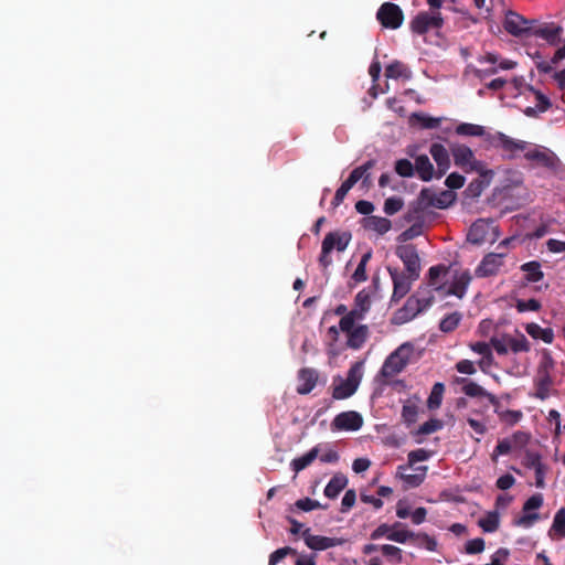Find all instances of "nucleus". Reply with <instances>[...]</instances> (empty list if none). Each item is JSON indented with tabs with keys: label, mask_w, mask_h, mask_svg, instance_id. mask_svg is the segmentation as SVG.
<instances>
[{
	"label": "nucleus",
	"mask_w": 565,
	"mask_h": 565,
	"mask_svg": "<svg viewBox=\"0 0 565 565\" xmlns=\"http://www.w3.org/2000/svg\"><path fill=\"white\" fill-rule=\"evenodd\" d=\"M292 550L290 547H284L275 551L270 556L268 564L269 565H277L281 559L286 557L287 554H289Z\"/></svg>",
	"instance_id": "obj_59"
},
{
	"label": "nucleus",
	"mask_w": 565,
	"mask_h": 565,
	"mask_svg": "<svg viewBox=\"0 0 565 565\" xmlns=\"http://www.w3.org/2000/svg\"><path fill=\"white\" fill-rule=\"evenodd\" d=\"M366 228L374 231L379 234H384L390 231L391 222L387 218L372 216L365 222Z\"/></svg>",
	"instance_id": "obj_35"
},
{
	"label": "nucleus",
	"mask_w": 565,
	"mask_h": 565,
	"mask_svg": "<svg viewBox=\"0 0 565 565\" xmlns=\"http://www.w3.org/2000/svg\"><path fill=\"white\" fill-rule=\"evenodd\" d=\"M371 466V461L367 458H358L352 463V469L356 473L364 472Z\"/></svg>",
	"instance_id": "obj_61"
},
{
	"label": "nucleus",
	"mask_w": 565,
	"mask_h": 565,
	"mask_svg": "<svg viewBox=\"0 0 565 565\" xmlns=\"http://www.w3.org/2000/svg\"><path fill=\"white\" fill-rule=\"evenodd\" d=\"M524 158L534 162L536 166L544 167L555 174L565 173V167L557 154L548 148L542 146L529 147Z\"/></svg>",
	"instance_id": "obj_3"
},
{
	"label": "nucleus",
	"mask_w": 565,
	"mask_h": 565,
	"mask_svg": "<svg viewBox=\"0 0 565 565\" xmlns=\"http://www.w3.org/2000/svg\"><path fill=\"white\" fill-rule=\"evenodd\" d=\"M456 193L450 190L435 192L431 189H424L420 192V204L424 206H433L437 209H446L456 201Z\"/></svg>",
	"instance_id": "obj_12"
},
{
	"label": "nucleus",
	"mask_w": 565,
	"mask_h": 565,
	"mask_svg": "<svg viewBox=\"0 0 565 565\" xmlns=\"http://www.w3.org/2000/svg\"><path fill=\"white\" fill-rule=\"evenodd\" d=\"M414 170H415V168L412 164V162L406 159H401L395 164V171L401 177H412L414 173Z\"/></svg>",
	"instance_id": "obj_50"
},
{
	"label": "nucleus",
	"mask_w": 565,
	"mask_h": 565,
	"mask_svg": "<svg viewBox=\"0 0 565 565\" xmlns=\"http://www.w3.org/2000/svg\"><path fill=\"white\" fill-rule=\"evenodd\" d=\"M351 241V235L347 232H331L328 233L322 241L321 246V255L319 257V263L323 268H327L331 265L332 259L330 258V253L332 250L343 252Z\"/></svg>",
	"instance_id": "obj_6"
},
{
	"label": "nucleus",
	"mask_w": 565,
	"mask_h": 565,
	"mask_svg": "<svg viewBox=\"0 0 565 565\" xmlns=\"http://www.w3.org/2000/svg\"><path fill=\"white\" fill-rule=\"evenodd\" d=\"M361 319L344 316L339 322L340 331L348 337L347 344L351 349H360L366 341L369 330L366 326L358 324Z\"/></svg>",
	"instance_id": "obj_5"
},
{
	"label": "nucleus",
	"mask_w": 565,
	"mask_h": 565,
	"mask_svg": "<svg viewBox=\"0 0 565 565\" xmlns=\"http://www.w3.org/2000/svg\"><path fill=\"white\" fill-rule=\"evenodd\" d=\"M461 320V316L457 312L450 313L440 321V330L444 332L454 331Z\"/></svg>",
	"instance_id": "obj_44"
},
{
	"label": "nucleus",
	"mask_w": 565,
	"mask_h": 565,
	"mask_svg": "<svg viewBox=\"0 0 565 565\" xmlns=\"http://www.w3.org/2000/svg\"><path fill=\"white\" fill-rule=\"evenodd\" d=\"M508 337H503L502 339L492 338L491 345L499 354H507L510 349L509 343L507 342Z\"/></svg>",
	"instance_id": "obj_58"
},
{
	"label": "nucleus",
	"mask_w": 565,
	"mask_h": 565,
	"mask_svg": "<svg viewBox=\"0 0 565 565\" xmlns=\"http://www.w3.org/2000/svg\"><path fill=\"white\" fill-rule=\"evenodd\" d=\"M465 183L466 178L458 172L450 173L445 180V184L450 191L461 189L465 185Z\"/></svg>",
	"instance_id": "obj_47"
},
{
	"label": "nucleus",
	"mask_w": 565,
	"mask_h": 565,
	"mask_svg": "<svg viewBox=\"0 0 565 565\" xmlns=\"http://www.w3.org/2000/svg\"><path fill=\"white\" fill-rule=\"evenodd\" d=\"M547 248L551 253H564L565 254V242L551 238L546 243Z\"/></svg>",
	"instance_id": "obj_64"
},
{
	"label": "nucleus",
	"mask_w": 565,
	"mask_h": 565,
	"mask_svg": "<svg viewBox=\"0 0 565 565\" xmlns=\"http://www.w3.org/2000/svg\"><path fill=\"white\" fill-rule=\"evenodd\" d=\"M380 552L384 556L388 557V561L392 563H401L402 562V558H403L402 551L397 546L388 545V544L381 545Z\"/></svg>",
	"instance_id": "obj_43"
},
{
	"label": "nucleus",
	"mask_w": 565,
	"mask_h": 565,
	"mask_svg": "<svg viewBox=\"0 0 565 565\" xmlns=\"http://www.w3.org/2000/svg\"><path fill=\"white\" fill-rule=\"evenodd\" d=\"M363 416L355 411L338 414L331 422L333 431H356L363 426Z\"/></svg>",
	"instance_id": "obj_14"
},
{
	"label": "nucleus",
	"mask_w": 565,
	"mask_h": 565,
	"mask_svg": "<svg viewBox=\"0 0 565 565\" xmlns=\"http://www.w3.org/2000/svg\"><path fill=\"white\" fill-rule=\"evenodd\" d=\"M507 342L514 353L530 351V342L522 333H519L516 337H508Z\"/></svg>",
	"instance_id": "obj_38"
},
{
	"label": "nucleus",
	"mask_w": 565,
	"mask_h": 565,
	"mask_svg": "<svg viewBox=\"0 0 565 565\" xmlns=\"http://www.w3.org/2000/svg\"><path fill=\"white\" fill-rule=\"evenodd\" d=\"M443 22L440 13L429 14L427 12H420L412 20L411 30L422 35L430 29H439Z\"/></svg>",
	"instance_id": "obj_20"
},
{
	"label": "nucleus",
	"mask_w": 565,
	"mask_h": 565,
	"mask_svg": "<svg viewBox=\"0 0 565 565\" xmlns=\"http://www.w3.org/2000/svg\"><path fill=\"white\" fill-rule=\"evenodd\" d=\"M484 550V541L482 539H473L467 542L466 552L469 554L481 553Z\"/></svg>",
	"instance_id": "obj_53"
},
{
	"label": "nucleus",
	"mask_w": 565,
	"mask_h": 565,
	"mask_svg": "<svg viewBox=\"0 0 565 565\" xmlns=\"http://www.w3.org/2000/svg\"><path fill=\"white\" fill-rule=\"evenodd\" d=\"M388 273L393 281V292L391 300L393 302H397L409 292L413 282L417 278H412V275L391 267H388Z\"/></svg>",
	"instance_id": "obj_13"
},
{
	"label": "nucleus",
	"mask_w": 565,
	"mask_h": 565,
	"mask_svg": "<svg viewBox=\"0 0 565 565\" xmlns=\"http://www.w3.org/2000/svg\"><path fill=\"white\" fill-rule=\"evenodd\" d=\"M456 369L459 373L472 375L477 372L473 362L470 360H461L456 364Z\"/></svg>",
	"instance_id": "obj_54"
},
{
	"label": "nucleus",
	"mask_w": 565,
	"mask_h": 565,
	"mask_svg": "<svg viewBox=\"0 0 565 565\" xmlns=\"http://www.w3.org/2000/svg\"><path fill=\"white\" fill-rule=\"evenodd\" d=\"M550 535L553 539L562 540L565 537V515L564 511H558L553 520L552 527L550 530Z\"/></svg>",
	"instance_id": "obj_34"
},
{
	"label": "nucleus",
	"mask_w": 565,
	"mask_h": 565,
	"mask_svg": "<svg viewBox=\"0 0 565 565\" xmlns=\"http://www.w3.org/2000/svg\"><path fill=\"white\" fill-rule=\"evenodd\" d=\"M521 269L525 273L529 281L536 282L543 278L541 265L537 262H530L522 265Z\"/></svg>",
	"instance_id": "obj_37"
},
{
	"label": "nucleus",
	"mask_w": 565,
	"mask_h": 565,
	"mask_svg": "<svg viewBox=\"0 0 565 565\" xmlns=\"http://www.w3.org/2000/svg\"><path fill=\"white\" fill-rule=\"evenodd\" d=\"M415 171L423 181H430L436 178L437 171L435 170L429 158L425 154L418 156L415 159Z\"/></svg>",
	"instance_id": "obj_30"
},
{
	"label": "nucleus",
	"mask_w": 565,
	"mask_h": 565,
	"mask_svg": "<svg viewBox=\"0 0 565 565\" xmlns=\"http://www.w3.org/2000/svg\"><path fill=\"white\" fill-rule=\"evenodd\" d=\"M296 507L302 511H312L315 509L320 508V503L316 500H311L309 498L300 499L296 502Z\"/></svg>",
	"instance_id": "obj_55"
},
{
	"label": "nucleus",
	"mask_w": 565,
	"mask_h": 565,
	"mask_svg": "<svg viewBox=\"0 0 565 565\" xmlns=\"http://www.w3.org/2000/svg\"><path fill=\"white\" fill-rule=\"evenodd\" d=\"M444 392H445V386H444L443 383H436L433 386L430 395H429V397L427 399L428 408L436 409V408H438L440 406L441 401H443Z\"/></svg>",
	"instance_id": "obj_39"
},
{
	"label": "nucleus",
	"mask_w": 565,
	"mask_h": 565,
	"mask_svg": "<svg viewBox=\"0 0 565 565\" xmlns=\"http://www.w3.org/2000/svg\"><path fill=\"white\" fill-rule=\"evenodd\" d=\"M415 354V348L411 342L402 343L384 361L381 374L384 377H394L399 374L412 361Z\"/></svg>",
	"instance_id": "obj_1"
},
{
	"label": "nucleus",
	"mask_w": 565,
	"mask_h": 565,
	"mask_svg": "<svg viewBox=\"0 0 565 565\" xmlns=\"http://www.w3.org/2000/svg\"><path fill=\"white\" fill-rule=\"evenodd\" d=\"M476 173L478 177L471 180L465 190L466 196L471 199L479 198L483 191L490 186L495 175V171L490 168L480 170Z\"/></svg>",
	"instance_id": "obj_18"
},
{
	"label": "nucleus",
	"mask_w": 565,
	"mask_h": 565,
	"mask_svg": "<svg viewBox=\"0 0 565 565\" xmlns=\"http://www.w3.org/2000/svg\"><path fill=\"white\" fill-rule=\"evenodd\" d=\"M456 132L461 136H484V127L475 124H461L456 128Z\"/></svg>",
	"instance_id": "obj_40"
},
{
	"label": "nucleus",
	"mask_w": 565,
	"mask_h": 565,
	"mask_svg": "<svg viewBox=\"0 0 565 565\" xmlns=\"http://www.w3.org/2000/svg\"><path fill=\"white\" fill-rule=\"evenodd\" d=\"M348 479L343 475H335L327 484L324 494L328 498L334 499L345 488Z\"/></svg>",
	"instance_id": "obj_32"
},
{
	"label": "nucleus",
	"mask_w": 565,
	"mask_h": 565,
	"mask_svg": "<svg viewBox=\"0 0 565 565\" xmlns=\"http://www.w3.org/2000/svg\"><path fill=\"white\" fill-rule=\"evenodd\" d=\"M515 483V479L511 475H503L497 480V487L501 490H508Z\"/></svg>",
	"instance_id": "obj_60"
},
{
	"label": "nucleus",
	"mask_w": 565,
	"mask_h": 565,
	"mask_svg": "<svg viewBox=\"0 0 565 565\" xmlns=\"http://www.w3.org/2000/svg\"><path fill=\"white\" fill-rule=\"evenodd\" d=\"M429 153L437 164L436 179H440L450 169L449 151L441 143H433L429 148Z\"/></svg>",
	"instance_id": "obj_23"
},
{
	"label": "nucleus",
	"mask_w": 565,
	"mask_h": 565,
	"mask_svg": "<svg viewBox=\"0 0 565 565\" xmlns=\"http://www.w3.org/2000/svg\"><path fill=\"white\" fill-rule=\"evenodd\" d=\"M429 306V301H423L418 296H412L407 299L405 307L399 310L397 319L406 321L414 318L424 308Z\"/></svg>",
	"instance_id": "obj_27"
},
{
	"label": "nucleus",
	"mask_w": 565,
	"mask_h": 565,
	"mask_svg": "<svg viewBox=\"0 0 565 565\" xmlns=\"http://www.w3.org/2000/svg\"><path fill=\"white\" fill-rule=\"evenodd\" d=\"M427 470V466L411 467L403 465L397 468L396 476L402 480L405 489H411L424 482Z\"/></svg>",
	"instance_id": "obj_15"
},
{
	"label": "nucleus",
	"mask_w": 565,
	"mask_h": 565,
	"mask_svg": "<svg viewBox=\"0 0 565 565\" xmlns=\"http://www.w3.org/2000/svg\"><path fill=\"white\" fill-rule=\"evenodd\" d=\"M470 281L471 275L469 270L450 267V273L445 282L446 289L444 294L462 298Z\"/></svg>",
	"instance_id": "obj_8"
},
{
	"label": "nucleus",
	"mask_w": 565,
	"mask_h": 565,
	"mask_svg": "<svg viewBox=\"0 0 565 565\" xmlns=\"http://www.w3.org/2000/svg\"><path fill=\"white\" fill-rule=\"evenodd\" d=\"M504 30L513 36H531L530 21L514 11H508L503 22Z\"/></svg>",
	"instance_id": "obj_17"
},
{
	"label": "nucleus",
	"mask_w": 565,
	"mask_h": 565,
	"mask_svg": "<svg viewBox=\"0 0 565 565\" xmlns=\"http://www.w3.org/2000/svg\"><path fill=\"white\" fill-rule=\"evenodd\" d=\"M450 273V267H445L443 265L430 267L428 270V284L434 287L436 291H440L444 294L446 289V285L441 284V279L447 278Z\"/></svg>",
	"instance_id": "obj_28"
},
{
	"label": "nucleus",
	"mask_w": 565,
	"mask_h": 565,
	"mask_svg": "<svg viewBox=\"0 0 565 565\" xmlns=\"http://www.w3.org/2000/svg\"><path fill=\"white\" fill-rule=\"evenodd\" d=\"M487 86H488V88L493 89V90H499L504 86H505L507 90L515 92V93H522L523 90H529L536 98V100L541 104L539 107L540 111H544L548 106L547 99L542 94L533 90L532 87H530L529 85L523 84L521 82V79L518 77H514L510 83L503 81L502 78H495V79L491 81L490 83H488Z\"/></svg>",
	"instance_id": "obj_9"
},
{
	"label": "nucleus",
	"mask_w": 565,
	"mask_h": 565,
	"mask_svg": "<svg viewBox=\"0 0 565 565\" xmlns=\"http://www.w3.org/2000/svg\"><path fill=\"white\" fill-rule=\"evenodd\" d=\"M355 306L354 309H352L349 313L345 316L363 319L365 313L369 311L371 307V296L370 292L366 290H361L355 296Z\"/></svg>",
	"instance_id": "obj_29"
},
{
	"label": "nucleus",
	"mask_w": 565,
	"mask_h": 565,
	"mask_svg": "<svg viewBox=\"0 0 565 565\" xmlns=\"http://www.w3.org/2000/svg\"><path fill=\"white\" fill-rule=\"evenodd\" d=\"M499 524L500 515L497 511L487 512L478 520V525L488 533L497 531Z\"/></svg>",
	"instance_id": "obj_33"
},
{
	"label": "nucleus",
	"mask_w": 565,
	"mask_h": 565,
	"mask_svg": "<svg viewBox=\"0 0 565 565\" xmlns=\"http://www.w3.org/2000/svg\"><path fill=\"white\" fill-rule=\"evenodd\" d=\"M430 457V454L429 451L425 450V449H416V450H413L408 454L407 456V465L406 466H415V463L419 462V461H425L427 460L428 458Z\"/></svg>",
	"instance_id": "obj_49"
},
{
	"label": "nucleus",
	"mask_w": 565,
	"mask_h": 565,
	"mask_svg": "<svg viewBox=\"0 0 565 565\" xmlns=\"http://www.w3.org/2000/svg\"><path fill=\"white\" fill-rule=\"evenodd\" d=\"M467 423L475 430L477 435H484L487 431L486 423L475 419L472 417H468Z\"/></svg>",
	"instance_id": "obj_62"
},
{
	"label": "nucleus",
	"mask_w": 565,
	"mask_h": 565,
	"mask_svg": "<svg viewBox=\"0 0 565 565\" xmlns=\"http://www.w3.org/2000/svg\"><path fill=\"white\" fill-rule=\"evenodd\" d=\"M396 255L405 265L406 274L412 275V278H418L420 273V260L416 248L413 245H402L397 247Z\"/></svg>",
	"instance_id": "obj_19"
},
{
	"label": "nucleus",
	"mask_w": 565,
	"mask_h": 565,
	"mask_svg": "<svg viewBox=\"0 0 565 565\" xmlns=\"http://www.w3.org/2000/svg\"><path fill=\"white\" fill-rule=\"evenodd\" d=\"M376 19L385 29L396 30L404 21L402 9L393 2H384L376 12Z\"/></svg>",
	"instance_id": "obj_10"
},
{
	"label": "nucleus",
	"mask_w": 565,
	"mask_h": 565,
	"mask_svg": "<svg viewBox=\"0 0 565 565\" xmlns=\"http://www.w3.org/2000/svg\"><path fill=\"white\" fill-rule=\"evenodd\" d=\"M525 331L536 340H542L543 342L550 344L554 340V332L550 328H542L537 323H527L525 326Z\"/></svg>",
	"instance_id": "obj_31"
},
{
	"label": "nucleus",
	"mask_w": 565,
	"mask_h": 565,
	"mask_svg": "<svg viewBox=\"0 0 565 565\" xmlns=\"http://www.w3.org/2000/svg\"><path fill=\"white\" fill-rule=\"evenodd\" d=\"M302 537L305 540L306 545L315 551H324L345 543V540L340 537L313 535L310 533V530L308 529L302 532Z\"/></svg>",
	"instance_id": "obj_21"
},
{
	"label": "nucleus",
	"mask_w": 565,
	"mask_h": 565,
	"mask_svg": "<svg viewBox=\"0 0 565 565\" xmlns=\"http://www.w3.org/2000/svg\"><path fill=\"white\" fill-rule=\"evenodd\" d=\"M563 34V28L555 23H545L544 25L532 30L531 36L541 38L551 45L559 43Z\"/></svg>",
	"instance_id": "obj_24"
},
{
	"label": "nucleus",
	"mask_w": 565,
	"mask_h": 565,
	"mask_svg": "<svg viewBox=\"0 0 565 565\" xmlns=\"http://www.w3.org/2000/svg\"><path fill=\"white\" fill-rule=\"evenodd\" d=\"M363 369L364 362L358 361L351 366L345 379L340 376L335 377L332 383V396L335 399H344L352 396L360 385L363 376Z\"/></svg>",
	"instance_id": "obj_2"
},
{
	"label": "nucleus",
	"mask_w": 565,
	"mask_h": 565,
	"mask_svg": "<svg viewBox=\"0 0 565 565\" xmlns=\"http://www.w3.org/2000/svg\"><path fill=\"white\" fill-rule=\"evenodd\" d=\"M484 60L492 65L499 64V67L503 71L512 70L516 67V63L511 60H500L498 55L488 53Z\"/></svg>",
	"instance_id": "obj_46"
},
{
	"label": "nucleus",
	"mask_w": 565,
	"mask_h": 565,
	"mask_svg": "<svg viewBox=\"0 0 565 565\" xmlns=\"http://www.w3.org/2000/svg\"><path fill=\"white\" fill-rule=\"evenodd\" d=\"M532 467L535 470V484H536V487L537 488H544L545 487V482H544L545 469H544L543 465L540 462L539 459L535 458L532 461Z\"/></svg>",
	"instance_id": "obj_51"
},
{
	"label": "nucleus",
	"mask_w": 565,
	"mask_h": 565,
	"mask_svg": "<svg viewBox=\"0 0 565 565\" xmlns=\"http://www.w3.org/2000/svg\"><path fill=\"white\" fill-rule=\"evenodd\" d=\"M319 449L318 447L312 448L309 452L306 455L296 458L292 460L291 466L296 472L301 471L306 467H308L318 456Z\"/></svg>",
	"instance_id": "obj_36"
},
{
	"label": "nucleus",
	"mask_w": 565,
	"mask_h": 565,
	"mask_svg": "<svg viewBox=\"0 0 565 565\" xmlns=\"http://www.w3.org/2000/svg\"><path fill=\"white\" fill-rule=\"evenodd\" d=\"M503 254L490 253L483 257L479 266L476 268L478 277H490L498 275L503 266Z\"/></svg>",
	"instance_id": "obj_22"
},
{
	"label": "nucleus",
	"mask_w": 565,
	"mask_h": 565,
	"mask_svg": "<svg viewBox=\"0 0 565 565\" xmlns=\"http://www.w3.org/2000/svg\"><path fill=\"white\" fill-rule=\"evenodd\" d=\"M403 207V201L399 198H388L384 203V211L386 214H395Z\"/></svg>",
	"instance_id": "obj_52"
},
{
	"label": "nucleus",
	"mask_w": 565,
	"mask_h": 565,
	"mask_svg": "<svg viewBox=\"0 0 565 565\" xmlns=\"http://www.w3.org/2000/svg\"><path fill=\"white\" fill-rule=\"evenodd\" d=\"M297 381V392L299 394H308L315 388L318 382V372L315 369H301L298 372Z\"/></svg>",
	"instance_id": "obj_26"
},
{
	"label": "nucleus",
	"mask_w": 565,
	"mask_h": 565,
	"mask_svg": "<svg viewBox=\"0 0 565 565\" xmlns=\"http://www.w3.org/2000/svg\"><path fill=\"white\" fill-rule=\"evenodd\" d=\"M370 258H371V253H370V252H369V253H365V254L362 256V258H361V260H360V263H359V265H358V267H356L355 271H354V273H353V275H352V278H353L356 282H361V281L366 280V271H365V267H366V264H367V262L370 260Z\"/></svg>",
	"instance_id": "obj_45"
},
{
	"label": "nucleus",
	"mask_w": 565,
	"mask_h": 565,
	"mask_svg": "<svg viewBox=\"0 0 565 565\" xmlns=\"http://www.w3.org/2000/svg\"><path fill=\"white\" fill-rule=\"evenodd\" d=\"M413 536H414V534L412 532L404 530V529H399L398 523L393 525L392 532L388 533V540L397 542V543H405Z\"/></svg>",
	"instance_id": "obj_41"
},
{
	"label": "nucleus",
	"mask_w": 565,
	"mask_h": 565,
	"mask_svg": "<svg viewBox=\"0 0 565 565\" xmlns=\"http://www.w3.org/2000/svg\"><path fill=\"white\" fill-rule=\"evenodd\" d=\"M412 118L419 122L424 128H436L441 122V118L429 117L423 114H415Z\"/></svg>",
	"instance_id": "obj_48"
},
{
	"label": "nucleus",
	"mask_w": 565,
	"mask_h": 565,
	"mask_svg": "<svg viewBox=\"0 0 565 565\" xmlns=\"http://www.w3.org/2000/svg\"><path fill=\"white\" fill-rule=\"evenodd\" d=\"M374 166V162L372 160L367 161L366 163H364L363 166H360L358 168H355L352 172H351V175L356 180V181H360V180H363L364 183H367L370 184V169H372Z\"/></svg>",
	"instance_id": "obj_42"
},
{
	"label": "nucleus",
	"mask_w": 565,
	"mask_h": 565,
	"mask_svg": "<svg viewBox=\"0 0 565 565\" xmlns=\"http://www.w3.org/2000/svg\"><path fill=\"white\" fill-rule=\"evenodd\" d=\"M529 441V436L518 431L511 437L501 439L491 455V459L495 462L499 456L508 455L513 451L521 450Z\"/></svg>",
	"instance_id": "obj_16"
},
{
	"label": "nucleus",
	"mask_w": 565,
	"mask_h": 565,
	"mask_svg": "<svg viewBox=\"0 0 565 565\" xmlns=\"http://www.w3.org/2000/svg\"><path fill=\"white\" fill-rule=\"evenodd\" d=\"M543 503V497L542 494H535L532 495L530 499L526 500L524 503L523 510L525 512H530L532 510L539 509Z\"/></svg>",
	"instance_id": "obj_56"
},
{
	"label": "nucleus",
	"mask_w": 565,
	"mask_h": 565,
	"mask_svg": "<svg viewBox=\"0 0 565 565\" xmlns=\"http://www.w3.org/2000/svg\"><path fill=\"white\" fill-rule=\"evenodd\" d=\"M487 140L492 147L501 149L503 152H505L510 159L515 158L521 151L525 153L530 147L529 142L511 138L502 132L489 135Z\"/></svg>",
	"instance_id": "obj_7"
},
{
	"label": "nucleus",
	"mask_w": 565,
	"mask_h": 565,
	"mask_svg": "<svg viewBox=\"0 0 565 565\" xmlns=\"http://www.w3.org/2000/svg\"><path fill=\"white\" fill-rule=\"evenodd\" d=\"M450 152L455 164L466 173L478 172L489 168L487 163L479 160L475 151L466 145L454 143L450 147Z\"/></svg>",
	"instance_id": "obj_4"
},
{
	"label": "nucleus",
	"mask_w": 565,
	"mask_h": 565,
	"mask_svg": "<svg viewBox=\"0 0 565 565\" xmlns=\"http://www.w3.org/2000/svg\"><path fill=\"white\" fill-rule=\"evenodd\" d=\"M456 382L458 384L462 385V392L470 397H478V398H487L492 405L498 404L497 397L487 392L482 386L479 384L468 381L466 379H457Z\"/></svg>",
	"instance_id": "obj_25"
},
{
	"label": "nucleus",
	"mask_w": 565,
	"mask_h": 565,
	"mask_svg": "<svg viewBox=\"0 0 565 565\" xmlns=\"http://www.w3.org/2000/svg\"><path fill=\"white\" fill-rule=\"evenodd\" d=\"M469 347L475 353L481 356L487 355L488 353L491 352V345L486 342L471 343Z\"/></svg>",
	"instance_id": "obj_63"
},
{
	"label": "nucleus",
	"mask_w": 565,
	"mask_h": 565,
	"mask_svg": "<svg viewBox=\"0 0 565 565\" xmlns=\"http://www.w3.org/2000/svg\"><path fill=\"white\" fill-rule=\"evenodd\" d=\"M498 236L497 227L492 222L487 220L475 222L468 233V239L473 244L492 243Z\"/></svg>",
	"instance_id": "obj_11"
},
{
	"label": "nucleus",
	"mask_w": 565,
	"mask_h": 565,
	"mask_svg": "<svg viewBox=\"0 0 565 565\" xmlns=\"http://www.w3.org/2000/svg\"><path fill=\"white\" fill-rule=\"evenodd\" d=\"M516 308H518V310L520 312H523V311H535V310H537L540 308V303L535 299L520 300L516 303Z\"/></svg>",
	"instance_id": "obj_57"
}]
</instances>
